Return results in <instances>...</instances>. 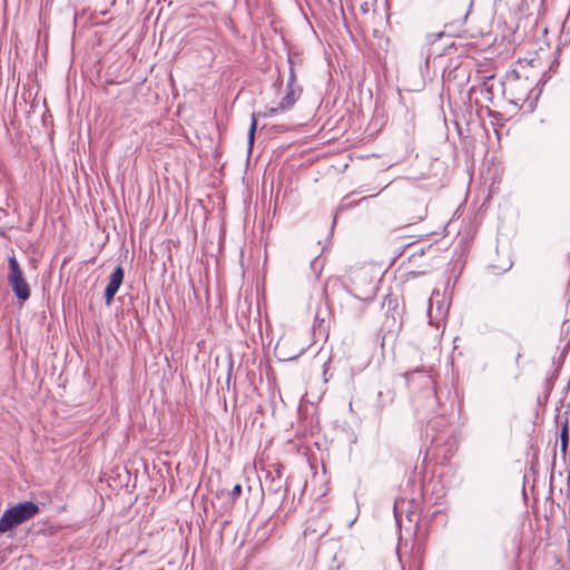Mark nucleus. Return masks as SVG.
Returning <instances> with one entry per match:
<instances>
[{"instance_id": "3", "label": "nucleus", "mask_w": 570, "mask_h": 570, "mask_svg": "<svg viewBox=\"0 0 570 570\" xmlns=\"http://www.w3.org/2000/svg\"><path fill=\"white\" fill-rule=\"evenodd\" d=\"M124 281V269L117 266L109 276V282L105 289L106 304L109 306Z\"/></svg>"}, {"instance_id": "5", "label": "nucleus", "mask_w": 570, "mask_h": 570, "mask_svg": "<svg viewBox=\"0 0 570 570\" xmlns=\"http://www.w3.org/2000/svg\"><path fill=\"white\" fill-rule=\"evenodd\" d=\"M299 94L301 89L298 87L292 86V83H287V91L285 97L281 101V108L287 110L291 109L294 106Z\"/></svg>"}, {"instance_id": "7", "label": "nucleus", "mask_w": 570, "mask_h": 570, "mask_svg": "<svg viewBox=\"0 0 570 570\" xmlns=\"http://www.w3.org/2000/svg\"><path fill=\"white\" fill-rule=\"evenodd\" d=\"M286 109L281 108V102L277 107H271L266 110V112L263 115L264 117H272L281 111H285Z\"/></svg>"}, {"instance_id": "2", "label": "nucleus", "mask_w": 570, "mask_h": 570, "mask_svg": "<svg viewBox=\"0 0 570 570\" xmlns=\"http://www.w3.org/2000/svg\"><path fill=\"white\" fill-rule=\"evenodd\" d=\"M8 282L16 296L24 302L30 297V288L14 255L8 259Z\"/></svg>"}, {"instance_id": "8", "label": "nucleus", "mask_w": 570, "mask_h": 570, "mask_svg": "<svg viewBox=\"0 0 570 570\" xmlns=\"http://www.w3.org/2000/svg\"><path fill=\"white\" fill-rule=\"evenodd\" d=\"M240 493H242V485L235 484L234 488L232 489V491L229 492V495H230L232 500L235 501L236 499H238Z\"/></svg>"}, {"instance_id": "9", "label": "nucleus", "mask_w": 570, "mask_h": 570, "mask_svg": "<svg viewBox=\"0 0 570 570\" xmlns=\"http://www.w3.org/2000/svg\"><path fill=\"white\" fill-rule=\"evenodd\" d=\"M417 207H419L417 215H415L413 218L421 220L426 215V207L424 206V204H419Z\"/></svg>"}, {"instance_id": "10", "label": "nucleus", "mask_w": 570, "mask_h": 570, "mask_svg": "<svg viewBox=\"0 0 570 570\" xmlns=\"http://www.w3.org/2000/svg\"><path fill=\"white\" fill-rule=\"evenodd\" d=\"M568 444V434H567V428L564 426L561 432V449L562 451H566Z\"/></svg>"}, {"instance_id": "1", "label": "nucleus", "mask_w": 570, "mask_h": 570, "mask_svg": "<svg viewBox=\"0 0 570 570\" xmlns=\"http://www.w3.org/2000/svg\"><path fill=\"white\" fill-rule=\"evenodd\" d=\"M39 512V507L31 502L24 501L4 511L0 519V533H4L19 524L30 520Z\"/></svg>"}, {"instance_id": "4", "label": "nucleus", "mask_w": 570, "mask_h": 570, "mask_svg": "<svg viewBox=\"0 0 570 570\" xmlns=\"http://www.w3.org/2000/svg\"><path fill=\"white\" fill-rule=\"evenodd\" d=\"M440 292L433 291L432 295L429 301V309H428V316L430 318V323H434V321H439L440 318L444 317L448 313V307L443 304V302L440 301Z\"/></svg>"}, {"instance_id": "6", "label": "nucleus", "mask_w": 570, "mask_h": 570, "mask_svg": "<svg viewBox=\"0 0 570 570\" xmlns=\"http://www.w3.org/2000/svg\"><path fill=\"white\" fill-rule=\"evenodd\" d=\"M261 114L259 112H253L252 115V124H250V127H249V130H248V147H249V150L252 149L253 145H254V138H255V131H256V128H257V117L259 116Z\"/></svg>"}, {"instance_id": "11", "label": "nucleus", "mask_w": 570, "mask_h": 570, "mask_svg": "<svg viewBox=\"0 0 570 570\" xmlns=\"http://www.w3.org/2000/svg\"><path fill=\"white\" fill-rule=\"evenodd\" d=\"M295 79H296V77H295L294 70L291 69V75H289V79H288L287 83H292V86H294Z\"/></svg>"}]
</instances>
